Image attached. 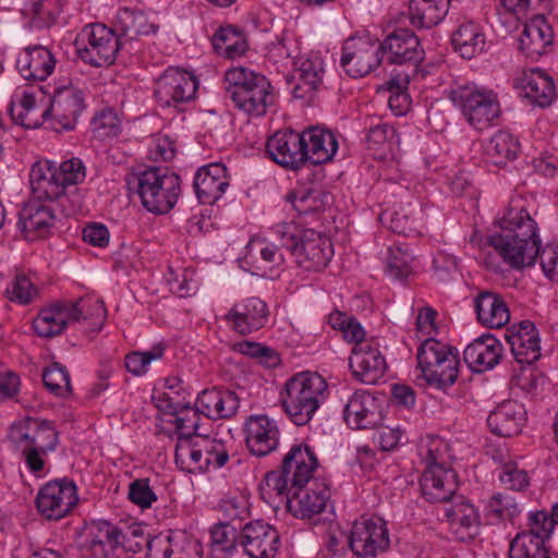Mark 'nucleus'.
<instances>
[{
	"mask_svg": "<svg viewBox=\"0 0 558 558\" xmlns=\"http://www.w3.org/2000/svg\"><path fill=\"white\" fill-rule=\"evenodd\" d=\"M532 207L525 197H512L499 219L500 232L488 240L504 262L514 269L534 265L542 245Z\"/></svg>",
	"mask_w": 558,
	"mask_h": 558,
	"instance_id": "f257e3e1",
	"label": "nucleus"
},
{
	"mask_svg": "<svg viewBox=\"0 0 558 558\" xmlns=\"http://www.w3.org/2000/svg\"><path fill=\"white\" fill-rule=\"evenodd\" d=\"M327 383L317 373L301 372L290 377L279 392V401L298 426L308 424L326 399Z\"/></svg>",
	"mask_w": 558,
	"mask_h": 558,
	"instance_id": "f03ea898",
	"label": "nucleus"
},
{
	"mask_svg": "<svg viewBox=\"0 0 558 558\" xmlns=\"http://www.w3.org/2000/svg\"><path fill=\"white\" fill-rule=\"evenodd\" d=\"M105 318L106 308L100 300L64 301L41 310L33 322V328L39 337L51 338L80 320H89V329L99 331Z\"/></svg>",
	"mask_w": 558,
	"mask_h": 558,
	"instance_id": "7ed1b4c3",
	"label": "nucleus"
},
{
	"mask_svg": "<svg viewBox=\"0 0 558 558\" xmlns=\"http://www.w3.org/2000/svg\"><path fill=\"white\" fill-rule=\"evenodd\" d=\"M226 92L234 106L250 117H262L275 102L274 88L267 77L243 66L226 72Z\"/></svg>",
	"mask_w": 558,
	"mask_h": 558,
	"instance_id": "20e7f679",
	"label": "nucleus"
},
{
	"mask_svg": "<svg viewBox=\"0 0 558 558\" xmlns=\"http://www.w3.org/2000/svg\"><path fill=\"white\" fill-rule=\"evenodd\" d=\"M448 98L465 122L477 131L494 125L501 113L498 94L475 82L456 83L448 90Z\"/></svg>",
	"mask_w": 558,
	"mask_h": 558,
	"instance_id": "39448f33",
	"label": "nucleus"
},
{
	"mask_svg": "<svg viewBox=\"0 0 558 558\" xmlns=\"http://www.w3.org/2000/svg\"><path fill=\"white\" fill-rule=\"evenodd\" d=\"M130 184L136 189L142 205L150 213H169L181 194L179 175L168 169L151 167L133 175Z\"/></svg>",
	"mask_w": 558,
	"mask_h": 558,
	"instance_id": "423d86ee",
	"label": "nucleus"
},
{
	"mask_svg": "<svg viewBox=\"0 0 558 558\" xmlns=\"http://www.w3.org/2000/svg\"><path fill=\"white\" fill-rule=\"evenodd\" d=\"M417 365L426 383L444 389L452 386L459 375V352L434 338L424 340L417 349Z\"/></svg>",
	"mask_w": 558,
	"mask_h": 558,
	"instance_id": "0eeeda50",
	"label": "nucleus"
},
{
	"mask_svg": "<svg viewBox=\"0 0 558 558\" xmlns=\"http://www.w3.org/2000/svg\"><path fill=\"white\" fill-rule=\"evenodd\" d=\"M76 44L78 57L93 66L112 64L122 45L116 31L100 23L84 26Z\"/></svg>",
	"mask_w": 558,
	"mask_h": 558,
	"instance_id": "6e6552de",
	"label": "nucleus"
},
{
	"mask_svg": "<svg viewBox=\"0 0 558 558\" xmlns=\"http://www.w3.org/2000/svg\"><path fill=\"white\" fill-rule=\"evenodd\" d=\"M380 63L381 53L377 41L366 36H352L344 40L340 65L349 76L364 77L375 71Z\"/></svg>",
	"mask_w": 558,
	"mask_h": 558,
	"instance_id": "1a4fd4ad",
	"label": "nucleus"
},
{
	"mask_svg": "<svg viewBox=\"0 0 558 558\" xmlns=\"http://www.w3.org/2000/svg\"><path fill=\"white\" fill-rule=\"evenodd\" d=\"M198 81L180 68H168L155 83V99L161 107H179L195 98Z\"/></svg>",
	"mask_w": 558,
	"mask_h": 558,
	"instance_id": "9d476101",
	"label": "nucleus"
},
{
	"mask_svg": "<svg viewBox=\"0 0 558 558\" xmlns=\"http://www.w3.org/2000/svg\"><path fill=\"white\" fill-rule=\"evenodd\" d=\"M348 544L353 554L361 558L375 557L390 545L386 522L380 518H362L353 523Z\"/></svg>",
	"mask_w": 558,
	"mask_h": 558,
	"instance_id": "9b49d317",
	"label": "nucleus"
},
{
	"mask_svg": "<svg viewBox=\"0 0 558 558\" xmlns=\"http://www.w3.org/2000/svg\"><path fill=\"white\" fill-rule=\"evenodd\" d=\"M83 92L73 86L66 85L54 89L50 106L40 112V117H50L54 121V128L59 130H73L78 117L85 108Z\"/></svg>",
	"mask_w": 558,
	"mask_h": 558,
	"instance_id": "f8f14e48",
	"label": "nucleus"
},
{
	"mask_svg": "<svg viewBox=\"0 0 558 558\" xmlns=\"http://www.w3.org/2000/svg\"><path fill=\"white\" fill-rule=\"evenodd\" d=\"M76 485L72 481H51L43 486L36 498L38 511L48 520H60L77 504Z\"/></svg>",
	"mask_w": 558,
	"mask_h": 558,
	"instance_id": "ddd939ff",
	"label": "nucleus"
},
{
	"mask_svg": "<svg viewBox=\"0 0 558 558\" xmlns=\"http://www.w3.org/2000/svg\"><path fill=\"white\" fill-rule=\"evenodd\" d=\"M543 514H529V530L511 541L509 558H550L545 542L550 537V522Z\"/></svg>",
	"mask_w": 558,
	"mask_h": 558,
	"instance_id": "4468645a",
	"label": "nucleus"
},
{
	"mask_svg": "<svg viewBox=\"0 0 558 558\" xmlns=\"http://www.w3.org/2000/svg\"><path fill=\"white\" fill-rule=\"evenodd\" d=\"M239 544L251 558H274L280 547V535L270 524L254 520L241 529Z\"/></svg>",
	"mask_w": 558,
	"mask_h": 558,
	"instance_id": "2eb2a0df",
	"label": "nucleus"
},
{
	"mask_svg": "<svg viewBox=\"0 0 558 558\" xmlns=\"http://www.w3.org/2000/svg\"><path fill=\"white\" fill-rule=\"evenodd\" d=\"M203 544L184 531H170L151 537L149 558H203Z\"/></svg>",
	"mask_w": 558,
	"mask_h": 558,
	"instance_id": "dca6fc26",
	"label": "nucleus"
},
{
	"mask_svg": "<svg viewBox=\"0 0 558 558\" xmlns=\"http://www.w3.org/2000/svg\"><path fill=\"white\" fill-rule=\"evenodd\" d=\"M292 255L295 263L304 270L322 271L330 262L333 250L328 238L314 229H305Z\"/></svg>",
	"mask_w": 558,
	"mask_h": 558,
	"instance_id": "f3484780",
	"label": "nucleus"
},
{
	"mask_svg": "<svg viewBox=\"0 0 558 558\" xmlns=\"http://www.w3.org/2000/svg\"><path fill=\"white\" fill-rule=\"evenodd\" d=\"M266 151L276 163L298 170L305 165L303 132L278 131L267 141Z\"/></svg>",
	"mask_w": 558,
	"mask_h": 558,
	"instance_id": "a211bd4d",
	"label": "nucleus"
},
{
	"mask_svg": "<svg viewBox=\"0 0 558 558\" xmlns=\"http://www.w3.org/2000/svg\"><path fill=\"white\" fill-rule=\"evenodd\" d=\"M380 47L381 59L396 64L411 63L416 66L424 59L418 37L409 28H398L387 35Z\"/></svg>",
	"mask_w": 558,
	"mask_h": 558,
	"instance_id": "6ab92c4d",
	"label": "nucleus"
},
{
	"mask_svg": "<svg viewBox=\"0 0 558 558\" xmlns=\"http://www.w3.org/2000/svg\"><path fill=\"white\" fill-rule=\"evenodd\" d=\"M324 73V61L319 54L311 53L298 57L294 61L293 97L307 104L312 102L323 86Z\"/></svg>",
	"mask_w": 558,
	"mask_h": 558,
	"instance_id": "aec40b11",
	"label": "nucleus"
},
{
	"mask_svg": "<svg viewBox=\"0 0 558 558\" xmlns=\"http://www.w3.org/2000/svg\"><path fill=\"white\" fill-rule=\"evenodd\" d=\"M267 304L259 298H246L235 303L225 315L228 327L240 335L263 328L268 322Z\"/></svg>",
	"mask_w": 558,
	"mask_h": 558,
	"instance_id": "412c9836",
	"label": "nucleus"
},
{
	"mask_svg": "<svg viewBox=\"0 0 558 558\" xmlns=\"http://www.w3.org/2000/svg\"><path fill=\"white\" fill-rule=\"evenodd\" d=\"M244 434L248 450L256 457H265L279 446L280 429L267 415H250L244 423Z\"/></svg>",
	"mask_w": 558,
	"mask_h": 558,
	"instance_id": "4be33fe9",
	"label": "nucleus"
},
{
	"mask_svg": "<svg viewBox=\"0 0 558 558\" xmlns=\"http://www.w3.org/2000/svg\"><path fill=\"white\" fill-rule=\"evenodd\" d=\"M350 367L353 376L367 385L376 384L384 376L387 364L376 340L352 349Z\"/></svg>",
	"mask_w": 558,
	"mask_h": 558,
	"instance_id": "5701e85b",
	"label": "nucleus"
},
{
	"mask_svg": "<svg viewBox=\"0 0 558 558\" xmlns=\"http://www.w3.org/2000/svg\"><path fill=\"white\" fill-rule=\"evenodd\" d=\"M505 338L518 363L532 364L539 359V335L535 325L530 320H522L507 328Z\"/></svg>",
	"mask_w": 558,
	"mask_h": 558,
	"instance_id": "b1692460",
	"label": "nucleus"
},
{
	"mask_svg": "<svg viewBox=\"0 0 558 558\" xmlns=\"http://www.w3.org/2000/svg\"><path fill=\"white\" fill-rule=\"evenodd\" d=\"M318 465L314 449L304 442H299L292 445L283 456L280 468L291 480L292 487H301L310 483Z\"/></svg>",
	"mask_w": 558,
	"mask_h": 558,
	"instance_id": "393cba45",
	"label": "nucleus"
},
{
	"mask_svg": "<svg viewBox=\"0 0 558 558\" xmlns=\"http://www.w3.org/2000/svg\"><path fill=\"white\" fill-rule=\"evenodd\" d=\"M229 184L227 167L221 162L201 167L195 173L193 183L198 201L205 205H213L220 199Z\"/></svg>",
	"mask_w": 558,
	"mask_h": 558,
	"instance_id": "a878e982",
	"label": "nucleus"
},
{
	"mask_svg": "<svg viewBox=\"0 0 558 558\" xmlns=\"http://www.w3.org/2000/svg\"><path fill=\"white\" fill-rule=\"evenodd\" d=\"M344 420L354 429L379 425L383 417L376 398L364 390L355 391L344 407Z\"/></svg>",
	"mask_w": 558,
	"mask_h": 558,
	"instance_id": "bb28decb",
	"label": "nucleus"
},
{
	"mask_svg": "<svg viewBox=\"0 0 558 558\" xmlns=\"http://www.w3.org/2000/svg\"><path fill=\"white\" fill-rule=\"evenodd\" d=\"M451 530L461 541L474 538L480 531L481 515L477 508L462 496L454 498L445 509Z\"/></svg>",
	"mask_w": 558,
	"mask_h": 558,
	"instance_id": "cd10ccee",
	"label": "nucleus"
},
{
	"mask_svg": "<svg viewBox=\"0 0 558 558\" xmlns=\"http://www.w3.org/2000/svg\"><path fill=\"white\" fill-rule=\"evenodd\" d=\"M54 68V56L41 45L26 47L16 58V69L27 81H45Z\"/></svg>",
	"mask_w": 558,
	"mask_h": 558,
	"instance_id": "c85d7f7f",
	"label": "nucleus"
},
{
	"mask_svg": "<svg viewBox=\"0 0 558 558\" xmlns=\"http://www.w3.org/2000/svg\"><path fill=\"white\" fill-rule=\"evenodd\" d=\"M501 353L500 341L492 333H484L465 348L463 360L472 372L482 373L497 365Z\"/></svg>",
	"mask_w": 558,
	"mask_h": 558,
	"instance_id": "c756f323",
	"label": "nucleus"
},
{
	"mask_svg": "<svg viewBox=\"0 0 558 558\" xmlns=\"http://www.w3.org/2000/svg\"><path fill=\"white\" fill-rule=\"evenodd\" d=\"M291 500H289V511L296 518L310 519L313 515L322 513L329 500V489L320 482L314 481L310 487H296Z\"/></svg>",
	"mask_w": 558,
	"mask_h": 558,
	"instance_id": "7c9ffc66",
	"label": "nucleus"
},
{
	"mask_svg": "<svg viewBox=\"0 0 558 558\" xmlns=\"http://www.w3.org/2000/svg\"><path fill=\"white\" fill-rule=\"evenodd\" d=\"M420 485L426 500L446 502L457 490V475L451 468L429 466L425 469Z\"/></svg>",
	"mask_w": 558,
	"mask_h": 558,
	"instance_id": "2f4dec72",
	"label": "nucleus"
},
{
	"mask_svg": "<svg viewBox=\"0 0 558 558\" xmlns=\"http://www.w3.org/2000/svg\"><path fill=\"white\" fill-rule=\"evenodd\" d=\"M83 548L93 558H119L123 554L120 530L107 521L99 522L92 529Z\"/></svg>",
	"mask_w": 558,
	"mask_h": 558,
	"instance_id": "473e14b6",
	"label": "nucleus"
},
{
	"mask_svg": "<svg viewBox=\"0 0 558 558\" xmlns=\"http://www.w3.org/2000/svg\"><path fill=\"white\" fill-rule=\"evenodd\" d=\"M305 163L323 165L333 159L338 150L336 135L323 128H310L303 131Z\"/></svg>",
	"mask_w": 558,
	"mask_h": 558,
	"instance_id": "72a5a7b5",
	"label": "nucleus"
},
{
	"mask_svg": "<svg viewBox=\"0 0 558 558\" xmlns=\"http://www.w3.org/2000/svg\"><path fill=\"white\" fill-rule=\"evenodd\" d=\"M240 405L235 392L217 388L202 391L196 399L198 411L211 420L232 417Z\"/></svg>",
	"mask_w": 558,
	"mask_h": 558,
	"instance_id": "f704fd0d",
	"label": "nucleus"
},
{
	"mask_svg": "<svg viewBox=\"0 0 558 558\" xmlns=\"http://www.w3.org/2000/svg\"><path fill=\"white\" fill-rule=\"evenodd\" d=\"M32 198L54 204L64 196L65 190L56 174V167L36 162L29 171Z\"/></svg>",
	"mask_w": 558,
	"mask_h": 558,
	"instance_id": "c9c22d12",
	"label": "nucleus"
},
{
	"mask_svg": "<svg viewBox=\"0 0 558 558\" xmlns=\"http://www.w3.org/2000/svg\"><path fill=\"white\" fill-rule=\"evenodd\" d=\"M554 33L543 15H537L524 25L520 35V49L531 59H537L546 52L553 43Z\"/></svg>",
	"mask_w": 558,
	"mask_h": 558,
	"instance_id": "e433bc0d",
	"label": "nucleus"
},
{
	"mask_svg": "<svg viewBox=\"0 0 558 558\" xmlns=\"http://www.w3.org/2000/svg\"><path fill=\"white\" fill-rule=\"evenodd\" d=\"M525 422V411L522 405L508 401L498 405L487 417L490 432L501 437L518 435Z\"/></svg>",
	"mask_w": 558,
	"mask_h": 558,
	"instance_id": "4c0bfd02",
	"label": "nucleus"
},
{
	"mask_svg": "<svg viewBox=\"0 0 558 558\" xmlns=\"http://www.w3.org/2000/svg\"><path fill=\"white\" fill-rule=\"evenodd\" d=\"M54 221V206L48 202L31 198L20 211L19 225L27 234H45Z\"/></svg>",
	"mask_w": 558,
	"mask_h": 558,
	"instance_id": "58836bf2",
	"label": "nucleus"
},
{
	"mask_svg": "<svg viewBox=\"0 0 558 558\" xmlns=\"http://www.w3.org/2000/svg\"><path fill=\"white\" fill-rule=\"evenodd\" d=\"M477 320L488 328H501L510 319L505 300L496 292L483 291L474 299Z\"/></svg>",
	"mask_w": 558,
	"mask_h": 558,
	"instance_id": "ea45409f",
	"label": "nucleus"
},
{
	"mask_svg": "<svg viewBox=\"0 0 558 558\" xmlns=\"http://www.w3.org/2000/svg\"><path fill=\"white\" fill-rule=\"evenodd\" d=\"M518 86L521 87L523 97L539 107L549 106L556 95L553 78L537 69L524 72L523 75L518 78Z\"/></svg>",
	"mask_w": 558,
	"mask_h": 558,
	"instance_id": "a19ab883",
	"label": "nucleus"
},
{
	"mask_svg": "<svg viewBox=\"0 0 558 558\" xmlns=\"http://www.w3.org/2000/svg\"><path fill=\"white\" fill-rule=\"evenodd\" d=\"M451 45L460 57L470 60L485 51L486 35L480 24L466 21L452 33Z\"/></svg>",
	"mask_w": 558,
	"mask_h": 558,
	"instance_id": "79ce46f5",
	"label": "nucleus"
},
{
	"mask_svg": "<svg viewBox=\"0 0 558 558\" xmlns=\"http://www.w3.org/2000/svg\"><path fill=\"white\" fill-rule=\"evenodd\" d=\"M12 436L16 440H25L26 447L41 450L44 453L54 451L58 444V433L49 422L29 421L25 430L22 426L14 428Z\"/></svg>",
	"mask_w": 558,
	"mask_h": 558,
	"instance_id": "37998d69",
	"label": "nucleus"
},
{
	"mask_svg": "<svg viewBox=\"0 0 558 558\" xmlns=\"http://www.w3.org/2000/svg\"><path fill=\"white\" fill-rule=\"evenodd\" d=\"M450 0H410L408 15L412 26L430 28L447 15Z\"/></svg>",
	"mask_w": 558,
	"mask_h": 558,
	"instance_id": "c03bdc74",
	"label": "nucleus"
},
{
	"mask_svg": "<svg viewBox=\"0 0 558 558\" xmlns=\"http://www.w3.org/2000/svg\"><path fill=\"white\" fill-rule=\"evenodd\" d=\"M520 151L519 140L508 131H497L483 147L486 162L495 166H506L514 160Z\"/></svg>",
	"mask_w": 558,
	"mask_h": 558,
	"instance_id": "a18cd8bd",
	"label": "nucleus"
},
{
	"mask_svg": "<svg viewBox=\"0 0 558 558\" xmlns=\"http://www.w3.org/2000/svg\"><path fill=\"white\" fill-rule=\"evenodd\" d=\"M296 487H292L289 476L280 468L266 473L264 480L259 484L262 498L269 505L279 507L284 504L289 507V500L292 498Z\"/></svg>",
	"mask_w": 558,
	"mask_h": 558,
	"instance_id": "49530a36",
	"label": "nucleus"
},
{
	"mask_svg": "<svg viewBox=\"0 0 558 558\" xmlns=\"http://www.w3.org/2000/svg\"><path fill=\"white\" fill-rule=\"evenodd\" d=\"M116 28L121 35L134 39L142 35L156 33L158 25L151 22L141 10L121 8L116 16Z\"/></svg>",
	"mask_w": 558,
	"mask_h": 558,
	"instance_id": "de8ad7c7",
	"label": "nucleus"
},
{
	"mask_svg": "<svg viewBox=\"0 0 558 558\" xmlns=\"http://www.w3.org/2000/svg\"><path fill=\"white\" fill-rule=\"evenodd\" d=\"M37 106L35 95L29 89H22L14 93L9 105V112L16 124L25 128H37L43 119L36 116Z\"/></svg>",
	"mask_w": 558,
	"mask_h": 558,
	"instance_id": "09e8293b",
	"label": "nucleus"
},
{
	"mask_svg": "<svg viewBox=\"0 0 558 558\" xmlns=\"http://www.w3.org/2000/svg\"><path fill=\"white\" fill-rule=\"evenodd\" d=\"M213 46L218 54L229 59L243 56L247 49L244 34L231 25L219 28L214 35Z\"/></svg>",
	"mask_w": 558,
	"mask_h": 558,
	"instance_id": "8fccbe9b",
	"label": "nucleus"
},
{
	"mask_svg": "<svg viewBox=\"0 0 558 558\" xmlns=\"http://www.w3.org/2000/svg\"><path fill=\"white\" fill-rule=\"evenodd\" d=\"M520 512L521 508L515 499L504 493H496L492 495L486 500L484 507L485 519L492 524L506 521L513 522Z\"/></svg>",
	"mask_w": 558,
	"mask_h": 558,
	"instance_id": "3c124183",
	"label": "nucleus"
},
{
	"mask_svg": "<svg viewBox=\"0 0 558 558\" xmlns=\"http://www.w3.org/2000/svg\"><path fill=\"white\" fill-rule=\"evenodd\" d=\"M239 544L236 527L230 523L215 524L210 530L209 558H231Z\"/></svg>",
	"mask_w": 558,
	"mask_h": 558,
	"instance_id": "603ef678",
	"label": "nucleus"
},
{
	"mask_svg": "<svg viewBox=\"0 0 558 558\" xmlns=\"http://www.w3.org/2000/svg\"><path fill=\"white\" fill-rule=\"evenodd\" d=\"M201 435L178 437L174 460L178 468L187 473L202 472Z\"/></svg>",
	"mask_w": 558,
	"mask_h": 558,
	"instance_id": "864d4df0",
	"label": "nucleus"
},
{
	"mask_svg": "<svg viewBox=\"0 0 558 558\" xmlns=\"http://www.w3.org/2000/svg\"><path fill=\"white\" fill-rule=\"evenodd\" d=\"M418 454L426 469L429 466L451 468L449 464L451 460L449 445L439 436L427 435L423 437L418 444Z\"/></svg>",
	"mask_w": 558,
	"mask_h": 558,
	"instance_id": "5fc2aeb1",
	"label": "nucleus"
},
{
	"mask_svg": "<svg viewBox=\"0 0 558 558\" xmlns=\"http://www.w3.org/2000/svg\"><path fill=\"white\" fill-rule=\"evenodd\" d=\"M329 194L320 190L300 189L287 194L286 199L300 215H310L324 209Z\"/></svg>",
	"mask_w": 558,
	"mask_h": 558,
	"instance_id": "6e6d98bb",
	"label": "nucleus"
},
{
	"mask_svg": "<svg viewBox=\"0 0 558 558\" xmlns=\"http://www.w3.org/2000/svg\"><path fill=\"white\" fill-rule=\"evenodd\" d=\"M199 450L202 453V472L217 470L229 461L227 444L219 438L201 435Z\"/></svg>",
	"mask_w": 558,
	"mask_h": 558,
	"instance_id": "4d7b16f0",
	"label": "nucleus"
},
{
	"mask_svg": "<svg viewBox=\"0 0 558 558\" xmlns=\"http://www.w3.org/2000/svg\"><path fill=\"white\" fill-rule=\"evenodd\" d=\"M190 393L183 386V381L179 377H169L165 381V391L156 397V405L162 412H175L187 405L186 400Z\"/></svg>",
	"mask_w": 558,
	"mask_h": 558,
	"instance_id": "13d9d810",
	"label": "nucleus"
},
{
	"mask_svg": "<svg viewBox=\"0 0 558 558\" xmlns=\"http://www.w3.org/2000/svg\"><path fill=\"white\" fill-rule=\"evenodd\" d=\"M386 271L395 279L408 278L414 271V256L408 248L390 246L386 256Z\"/></svg>",
	"mask_w": 558,
	"mask_h": 558,
	"instance_id": "bf43d9fd",
	"label": "nucleus"
},
{
	"mask_svg": "<svg viewBox=\"0 0 558 558\" xmlns=\"http://www.w3.org/2000/svg\"><path fill=\"white\" fill-rule=\"evenodd\" d=\"M250 255L255 258L257 269H272L283 263V256L276 244L266 240H253L250 245Z\"/></svg>",
	"mask_w": 558,
	"mask_h": 558,
	"instance_id": "052dcab7",
	"label": "nucleus"
},
{
	"mask_svg": "<svg viewBox=\"0 0 558 558\" xmlns=\"http://www.w3.org/2000/svg\"><path fill=\"white\" fill-rule=\"evenodd\" d=\"M56 0H28L25 2L22 13L29 19L32 27L44 28L52 25L56 20L53 13Z\"/></svg>",
	"mask_w": 558,
	"mask_h": 558,
	"instance_id": "680f3d73",
	"label": "nucleus"
},
{
	"mask_svg": "<svg viewBox=\"0 0 558 558\" xmlns=\"http://www.w3.org/2000/svg\"><path fill=\"white\" fill-rule=\"evenodd\" d=\"M173 416V420L170 421L171 424L175 427V433L178 437H190L199 435L197 429L199 427V414H202L197 407H191V402H187V405L175 412H167Z\"/></svg>",
	"mask_w": 558,
	"mask_h": 558,
	"instance_id": "e2e57ef3",
	"label": "nucleus"
},
{
	"mask_svg": "<svg viewBox=\"0 0 558 558\" xmlns=\"http://www.w3.org/2000/svg\"><path fill=\"white\" fill-rule=\"evenodd\" d=\"M93 135L100 141L117 136L121 131V121L111 108L96 112L90 122Z\"/></svg>",
	"mask_w": 558,
	"mask_h": 558,
	"instance_id": "0e129e2a",
	"label": "nucleus"
},
{
	"mask_svg": "<svg viewBox=\"0 0 558 558\" xmlns=\"http://www.w3.org/2000/svg\"><path fill=\"white\" fill-rule=\"evenodd\" d=\"M165 347L161 343L154 345L148 351H134L125 356V367L133 375L141 376L148 371L153 361L160 360L163 356Z\"/></svg>",
	"mask_w": 558,
	"mask_h": 558,
	"instance_id": "69168bd1",
	"label": "nucleus"
},
{
	"mask_svg": "<svg viewBox=\"0 0 558 558\" xmlns=\"http://www.w3.org/2000/svg\"><path fill=\"white\" fill-rule=\"evenodd\" d=\"M45 387L56 396L63 397L71 392L70 375L64 366L53 363L43 373Z\"/></svg>",
	"mask_w": 558,
	"mask_h": 558,
	"instance_id": "338daca9",
	"label": "nucleus"
},
{
	"mask_svg": "<svg viewBox=\"0 0 558 558\" xmlns=\"http://www.w3.org/2000/svg\"><path fill=\"white\" fill-rule=\"evenodd\" d=\"M37 294V288L25 274H16L5 289L8 299L22 305L29 304Z\"/></svg>",
	"mask_w": 558,
	"mask_h": 558,
	"instance_id": "774afa93",
	"label": "nucleus"
}]
</instances>
